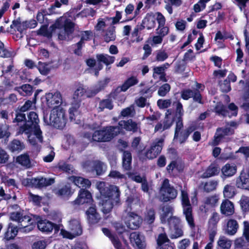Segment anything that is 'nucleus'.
<instances>
[{
  "mask_svg": "<svg viewBox=\"0 0 249 249\" xmlns=\"http://www.w3.org/2000/svg\"><path fill=\"white\" fill-rule=\"evenodd\" d=\"M27 120L17 130L18 135L25 134L27 136L29 142L32 145H38L43 141L42 132L38 124L39 119L35 112H30L27 115Z\"/></svg>",
  "mask_w": 249,
  "mask_h": 249,
  "instance_id": "1",
  "label": "nucleus"
},
{
  "mask_svg": "<svg viewBox=\"0 0 249 249\" xmlns=\"http://www.w3.org/2000/svg\"><path fill=\"white\" fill-rule=\"evenodd\" d=\"M97 188L101 194L107 198L103 200L102 211L105 214L110 213L114 205L121 203L120 191L115 185H108L105 182H100L97 184Z\"/></svg>",
  "mask_w": 249,
  "mask_h": 249,
  "instance_id": "2",
  "label": "nucleus"
},
{
  "mask_svg": "<svg viewBox=\"0 0 249 249\" xmlns=\"http://www.w3.org/2000/svg\"><path fill=\"white\" fill-rule=\"evenodd\" d=\"M118 135L119 128L109 125L95 130L93 133L84 132L82 136L84 138L87 139L90 142H110Z\"/></svg>",
  "mask_w": 249,
  "mask_h": 249,
  "instance_id": "3",
  "label": "nucleus"
},
{
  "mask_svg": "<svg viewBox=\"0 0 249 249\" xmlns=\"http://www.w3.org/2000/svg\"><path fill=\"white\" fill-rule=\"evenodd\" d=\"M44 123L58 129H63L66 125L67 118L65 110L60 106L55 107L51 110L48 116L44 115Z\"/></svg>",
  "mask_w": 249,
  "mask_h": 249,
  "instance_id": "4",
  "label": "nucleus"
},
{
  "mask_svg": "<svg viewBox=\"0 0 249 249\" xmlns=\"http://www.w3.org/2000/svg\"><path fill=\"white\" fill-rule=\"evenodd\" d=\"M27 214L23 210H20L10 213V219L12 221L18 222L21 227L20 231L29 232L32 231L37 222L35 216Z\"/></svg>",
  "mask_w": 249,
  "mask_h": 249,
  "instance_id": "5",
  "label": "nucleus"
},
{
  "mask_svg": "<svg viewBox=\"0 0 249 249\" xmlns=\"http://www.w3.org/2000/svg\"><path fill=\"white\" fill-rule=\"evenodd\" d=\"M159 194V199L160 201L167 202L176 198L178 191L170 184L169 179L165 178L161 184Z\"/></svg>",
  "mask_w": 249,
  "mask_h": 249,
  "instance_id": "6",
  "label": "nucleus"
},
{
  "mask_svg": "<svg viewBox=\"0 0 249 249\" xmlns=\"http://www.w3.org/2000/svg\"><path fill=\"white\" fill-rule=\"evenodd\" d=\"M238 124L237 122L231 121L227 123L225 127L217 128L214 136L213 145H217L226 136L233 135L234 133V130L237 128Z\"/></svg>",
  "mask_w": 249,
  "mask_h": 249,
  "instance_id": "7",
  "label": "nucleus"
},
{
  "mask_svg": "<svg viewBox=\"0 0 249 249\" xmlns=\"http://www.w3.org/2000/svg\"><path fill=\"white\" fill-rule=\"evenodd\" d=\"M196 88L193 89H187L182 90L180 92L181 97L185 100L192 98L194 102L203 105L204 101L201 92L204 90L205 86L202 84L196 82Z\"/></svg>",
  "mask_w": 249,
  "mask_h": 249,
  "instance_id": "8",
  "label": "nucleus"
},
{
  "mask_svg": "<svg viewBox=\"0 0 249 249\" xmlns=\"http://www.w3.org/2000/svg\"><path fill=\"white\" fill-rule=\"evenodd\" d=\"M122 219L128 228L133 230L138 229L142 222V217L136 213L131 211L129 207L124 210Z\"/></svg>",
  "mask_w": 249,
  "mask_h": 249,
  "instance_id": "9",
  "label": "nucleus"
},
{
  "mask_svg": "<svg viewBox=\"0 0 249 249\" xmlns=\"http://www.w3.org/2000/svg\"><path fill=\"white\" fill-rule=\"evenodd\" d=\"M181 201L183 208V213L188 225L191 229L195 228L196 225L192 213V207L188 197V193L184 190L181 191Z\"/></svg>",
  "mask_w": 249,
  "mask_h": 249,
  "instance_id": "10",
  "label": "nucleus"
},
{
  "mask_svg": "<svg viewBox=\"0 0 249 249\" xmlns=\"http://www.w3.org/2000/svg\"><path fill=\"white\" fill-rule=\"evenodd\" d=\"M69 231L61 230L60 234L64 237L71 239L82 233V227L79 218L71 219L69 221Z\"/></svg>",
  "mask_w": 249,
  "mask_h": 249,
  "instance_id": "11",
  "label": "nucleus"
},
{
  "mask_svg": "<svg viewBox=\"0 0 249 249\" xmlns=\"http://www.w3.org/2000/svg\"><path fill=\"white\" fill-rule=\"evenodd\" d=\"M164 139H157L151 144L150 148L145 152V156L148 159L156 158L161 152L164 144Z\"/></svg>",
  "mask_w": 249,
  "mask_h": 249,
  "instance_id": "12",
  "label": "nucleus"
},
{
  "mask_svg": "<svg viewBox=\"0 0 249 249\" xmlns=\"http://www.w3.org/2000/svg\"><path fill=\"white\" fill-rule=\"evenodd\" d=\"M83 166L87 171H95L99 176L103 174L107 169V165L100 160L86 161L83 163Z\"/></svg>",
  "mask_w": 249,
  "mask_h": 249,
  "instance_id": "13",
  "label": "nucleus"
},
{
  "mask_svg": "<svg viewBox=\"0 0 249 249\" xmlns=\"http://www.w3.org/2000/svg\"><path fill=\"white\" fill-rule=\"evenodd\" d=\"M114 126L119 128V134L123 129L135 133L140 129V124L131 119L126 121L121 120L119 122L118 125Z\"/></svg>",
  "mask_w": 249,
  "mask_h": 249,
  "instance_id": "14",
  "label": "nucleus"
},
{
  "mask_svg": "<svg viewBox=\"0 0 249 249\" xmlns=\"http://www.w3.org/2000/svg\"><path fill=\"white\" fill-rule=\"evenodd\" d=\"M93 199L91 194L88 191L83 189H81L78 193V196L76 199L73 202L74 204L81 205L85 203L93 205L92 202Z\"/></svg>",
  "mask_w": 249,
  "mask_h": 249,
  "instance_id": "15",
  "label": "nucleus"
},
{
  "mask_svg": "<svg viewBox=\"0 0 249 249\" xmlns=\"http://www.w3.org/2000/svg\"><path fill=\"white\" fill-rule=\"evenodd\" d=\"M87 220L90 225L97 224L101 219L99 213L97 212L95 205H92L86 212Z\"/></svg>",
  "mask_w": 249,
  "mask_h": 249,
  "instance_id": "16",
  "label": "nucleus"
},
{
  "mask_svg": "<svg viewBox=\"0 0 249 249\" xmlns=\"http://www.w3.org/2000/svg\"><path fill=\"white\" fill-rule=\"evenodd\" d=\"M47 104L50 107H53V106L57 107L62 101L61 94L59 92L56 91L54 93H48L46 94Z\"/></svg>",
  "mask_w": 249,
  "mask_h": 249,
  "instance_id": "17",
  "label": "nucleus"
},
{
  "mask_svg": "<svg viewBox=\"0 0 249 249\" xmlns=\"http://www.w3.org/2000/svg\"><path fill=\"white\" fill-rule=\"evenodd\" d=\"M37 227L43 232H50L54 229L55 232H57L60 229L59 225H54L53 223L46 220L37 221Z\"/></svg>",
  "mask_w": 249,
  "mask_h": 249,
  "instance_id": "18",
  "label": "nucleus"
},
{
  "mask_svg": "<svg viewBox=\"0 0 249 249\" xmlns=\"http://www.w3.org/2000/svg\"><path fill=\"white\" fill-rule=\"evenodd\" d=\"M238 188L249 190V170L247 173L242 171L236 182Z\"/></svg>",
  "mask_w": 249,
  "mask_h": 249,
  "instance_id": "19",
  "label": "nucleus"
},
{
  "mask_svg": "<svg viewBox=\"0 0 249 249\" xmlns=\"http://www.w3.org/2000/svg\"><path fill=\"white\" fill-rule=\"evenodd\" d=\"M131 243L136 246L139 249H143L145 247L144 237L138 232H133L129 236Z\"/></svg>",
  "mask_w": 249,
  "mask_h": 249,
  "instance_id": "20",
  "label": "nucleus"
},
{
  "mask_svg": "<svg viewBox=\"0 0 249 249\" xmlns=\"http://www.w3.org/2000/svg\"><path fill=\"white\" fill-rule=\"evenodd\" d=\"M223 178H229L234 175L237 172V166L234 163H226L221 169Z\"/></svg>",
  "mask_w": 249,
  "mask_h": 249,
  "instance_id": "21",
  "label": "nucleus"
},
{
  "mask_svg": "<svg viewBox=\"0 0 249 249\" xmlns=\"http://www.w3.org/2000/svg\"><path fill=\"white\" fill-rule=\"evenodd\" d=\"M69 179L79 188H89L91 186V182L88 179L81 177L72 176L69 178Z\"/></svg>",
  "mask_w": 249,
  "mask_h": 249,
  "instance_id": "22",
  "label": "nucleus"
},
{
  "mask_svg": "<svg viewBox=\"0 0 249 249\" xmlns=\"http://www.w3.org/2000/svg\"><path fill=\"white\" fill-rule=\"evenodd\" d=\"M173 120L169 118H165L162 121L158 122L155 126L154 132H162L169 129L173 124Z\"/></svg>",
  "mask_w": 249,
  "mask_h": 249,
  "instance_id": "23",
  "label": "nucleus"
},
{
  "mask_svg": "<svg viewBox=\"0 0 249 249\" xmlns=\"http://www.w3.org/2000/svg\"><path fill=\"white\" fill-rule=\"evenodd\" d=\"M16 162L25 169L30 168L32 166L31 159L27 153L17 156L16 159Z\"/></svg>",
  "mask_w": 249,
  "mask_h": 249,
  "instance_id": "24",
  "label": "nucleus"
},
{
  "mask_svg": "<svg viewBox=\"0 0 249 249\" xmlns=\"http://www.w3.org/2000/svg\"><path fill=\"white\" fill-rule=\"evenodd\" d=\"M220 171L218 166L215 163L211 164L201 176V178H209L217 175Z\"/></svg>",
  "mask_w": 249,
  "mask_h": 249,
  "instance_id": "25",
  "label": "nucleus"
},
{
  "mask_svg": "<svg viewBox=\"0 0 249 249\" xmlns=\"http://www.w3.org/2000/svg\"><path fill=\"white\" fill-rule=\"evenodd\" d=\"M33 185L36 188H41L45 187L54 183L53 178H35L33 179Z\"/></svg>",
  "mask_w": 249,
  "mask_h": 249,
  "instance_id": "26",
  "label": "nucleus"
},
{
  "mask_svg": "<svg viewBox=\"0 0 249 249\" xmlns=\"http://www.w3.org/2000/svg\"><path fill=\"white\" fill-rule=\"evenodd\" d=\"M105 86L104 81L100 82L97 85L93 87L86 89V95L87 97L94 96L97 93L102 90Z\"/></svg>",
  "mask_w": 249,
  "mask_h": 249,
  "instance_id": "27",
  "label": "nucleus"
},
{
  "mask_svg": "<svg viewBox=\"0 0 249 249\" xmlns=\"http://www.w3.org/2000/svg\"><path fill=\"white\" fill-rule=\"evenodd\" d=\"M191 127L183 130L181 132L178 133V135L176 137V134L174 135V140L178 142L180 144L184 143L187 140L189 136L193 131Z\"/></svg>",
  "mask_w": 249,
  "mask_h": 249,
  "instance_id": "28",
  "label": "nucleus"
},
{
  "mask_svg": "<svg viewBox=\"0 0 249 249\" xmlns=\"http://www.w3.org/2000/svg\"><path fill=\"white\" fill-rule=\"evenodd\" d=\"M220 210L222 213L230 215L234 212V206L230 200L226 199L224 200L220 206Z\"/></svg>",
  "mask_w": 249,
  "mask_h": 249,
  "instance_id": "29",
  "label": "nucleus"
},
{
  "mask_svg": "<svg viewBox=\"0 0 249 249\" xmlns=\"http://www.w3.org/2000/svg\"><path fill=\"white\" fill-rule=\"evenodd\" d=\"M25 148V145L23 142L14 139L11 141L8 146V149L12 152H19Z\"/></svg>",
  "mask_w": 249,
  "mask_h": 249,
  "instance_id": "30",
  "label": "nucleus"
},
{
  "mask_svg": "<svg viewBox=\"0 0 249 249\" xmlns=\"http://www.w3.org/2000/svg\"><path fill=\"white\" fill-rule=\"evenodd\" d=\"M103 37L104 41L108 43L115 40V27L110 26L106 30H105L103 34Z\"/></svg>",
  "mask_w": 249,
  "mask_h": 249,
  "instance_id": "31",
  "label": "nucleus"
},
{
  "mask_svg": "<svg viewBox=\"0 0 249 249\" xmlns=\"http://www.w3.org/2000/svg\"><path fill=\"white\" fill-rule=\"evenodd\" d=\"M238 228L239 225L237 221L231 219L227 222L226 232L230 235H234L236 233Z\"/></svg>",
  "mask_w": 249,
  "mask_h": 249,
  "instance_id": "32",
  "label": "nucleus"
},
{
  "mask_svg": "<svg viewBox=\"0 0 249 249\" xmlns=\"http://www.w3.org/2000/svg\"><path fill=\"white\" fill-rule=\"evenodd\" d=\"M18 230L17 227L14 226L12 223L9 224L7 231L4 233V239L7 241L14 239L17 235Z\"/></svg>",
  "mask_w": 249,
  "mask_h": 249,
  "instance_id": "33",
  "label": "nucleus"
},
{
  "mask_svg": "<svg viewBox=\"0 0 249 249\" xmlns=\"http://www.w3.org/2000/svg\"><path fill=\"white\" fill-rule=\"evenodd\" d=\"M132 156L130 152L124 151L123 155V167L124 170L128 171L131 167Z\"/></svg>",
  "mask_w": 249,
  "mask_h": 249,
  "instance_id": "34",
  "label": "nucleus"
},
{
  "mask_svg": "<svg viewBox=\"0 0 249 249\" xmlns=\"http://www.w3.org/2000/svg\"><path fill=\"white\" fill-rule=\"evenodd\" d=\"M141 25L144 27V28H146L148 30L151 29L156 25L155 18L152 15L147 14L143 19Z\"/></svg>",
  "mask_w": 249,
  "mask_h": 249,
  "instance_id": "35",
  "label": "nucleus"
},
{
  "mask_svg": "<svg viewBox=\"0 0 249 249\" xmlns=\"http://www.w3.org/2000/svg\"><path fill=\"white\" fill-rule=\"evenodd\" d=\"M139 82V80L136 76H131L127 78L124 83V84L120 87L121 90L122 91H126L129 88L137 84Z\"/></svg>",
  "mask_w": 249,
  "mask_h": 249,
  "instance_id": "36",
  "label": "nucleus"
},
{
  "mask_svg": "<svg viewBox=\"0 0 249 249\" xmlns=\"http://www.w3.org/2000/svg\"><path fill=\"white\" fill-rule=\"evenodd\" d=\"M96 58L99 62H103L106 65L112 64L115 61V57L110 56L107 54H98L96 55Z\"/></svg>",
  "mask_w": 249,
  "mask_h": 249,
  "instance_id": "37",
  "label": "nucleus"
},
{
  "mask_svg": "<svg viewBox=\"0 0 249 249\" xmlns=\"http://www.w3.org/2000/svg\"><path fill=\"white\" fill-rule=\"evenodd\" d=\"M217 185V181L212 180L207 182H202L201 184V186L205 192L209 193L215 190Z\"/></svg>",
  "mask_w": 249,
  "mask_h": 249,
  "instance_id": "38",
  "label": "nucleus"
},
{
  "mask_svg": "<svg viewBox=\"0 0 249 249\" xmlns=\"http://www.w3.org/2000/svg\"><path fill=\"white\" fill-rule=\"evenodd\" d=\"M15 90L23 96H29L33 92L32 87L29 84H24L20 87H16Z\"/></svg>",
  "mask_w": 249,
  "mask_h": 249,
  "instance_id": "39",
  "label": "nucleus"
},
{
  "mask_svg": "<svg viewBox=\"0 0 249 249\" xmlns=\"http://www.w3.org/2000/svg\"><path fill=\"white\" fill-rule=\"evenodd\" d=\"M171 64L165 63L160 66L155 67L153 68V77L155 79L157 75H161L165 72V71L170 67Z\"/></svg>",
  "mask_w": 249,
  "mask_h": 249,
  "instance_id": "40",
  "label": "nucleus"
},
{
  "mask_svg": "<svg viewBox=\"0 0 249 249\" xmlns=\"http://www.w3.org/2000/svg\"><path fill=\"white\" fill-rule=\"evenodd\" d=\"M219 198L218 195H214L206 197L204 200V203L206 205L211 207H214L217 205Z\"/></svg>",
  "mask_w": 249,
  "mask_h": 249,
  "instance_id": "41",
  "label": "nucleus"
},
{
  "mask_svg": "<svg viewBox=\"0 0 249 249\" xmlns=\"http://www.w3.org/2000/svg\"><path fill=\"white\" fill-rule=\"evenodd\" d=\"M124 12L128 20H132L137 16V15H135L134 6L132 4L127 5Z\"/></svg>",
  "mask_w": 249,
  "mask_h": 249,
  "instance_id": "42",
  "label": "nucleus"
},
{
  "mask_svg": "<svg viewBox=\"0 0 249 249\" xmlns=\"http://www.w3.org/2000/svg\"><path fill=\"white\" fill-rule=\"evenodd\" d=\"M223 194L225 197L232 198L235 194V187L231 184L226 185L223 190Z\"/></svg>",
  "mask_w": 249,
  "mask_h": 249,
  "instance_id": "43",
  "label": "nucleus"
},
{
  "mask_svg": "<svg viewBox=\"0 0 249 249\" xmlns=\"http://www.w3.org/2000/svg\"><path fill=\"white\" fill-rule=\"evenodd\" d=\"M217 244L222 249H229L231 245V241L223 236L219 237Z\"/></svg>",
  "mask_w": 249,
  "mask_h": 249,
  "instance_id": "44",
  "label": "nucleus"
},
{
  "mask_svg": "<svg viewBox=\"0 0 249 249\" xmlns=\"http://www.w3.org/2000/svg\"><path fill=\"white\" fill-rule=\"evenodd\" d=\"M55 193L59 196L64 197L68 196L71 193V186L69 184L66 185L57 190Z\"/></svg>",
  "mask_w": 249,
  "mask_h": 249,
  "instance_id": "45",
  "label": "nucleus"
},
{
  "mask_svg": "<svg viewBox=\"0 0 249 249\" xmlns=\"http://www.w3.org/2000/svg\"><path fill=\"white\" fill-rule=\"evenodd\" d=\"M11 28H16L17 30L21 34L27 28L26 22H21L18 20H14L10 26Z\"/></svg>",
  "mask_w": 249,
  "mask_h": 249,
  "instance_id": "46",
  "label": "nucleus"
},
{
  "mask_svg": "<svg viewBox=\"0 0 249 249\" xmlns=\"http://www.w3.org/2000/svg\"><path fill=\"white\" fill-rule=\"evenodd\" d=\"M113 105L111 100L107 99L102 100L99 104L98 109L99 111H102L105 108L111 110L113 108Z\"/></svg>",
  "mask_w": 249,
  "mask_h": 249,
  "instance_id": "47",
  "label": "nucleus"
},
{
  "mask_svg": "<svg viewBox=\"0 0 249 249\" xmlns=\"http://www.w3.org/2000/svg\"><path fill=\"white\" fill-rule=\"evenodd\" d=\"M173 105L175 108L176 116L178 118H182L184 114V110L181 103L179 101H176L173 102Z\"/></svg>",
  "mask_w": 249,
  "mask_h": 249,
  "instance_id": "48",
  "label": "nucleus"
},
{
  "mask_svg": "<svg viewBox=\"0 0 249 249\" xmlns=\"http://www.w3.org/2000/svg\"><path fill=\"white\" fill-rule=\"evenodd\" d=\"M173 211V208L169 205H166L162 207V213L161 215L160 219L162 223L165 222L166 217L170 214L172 213Z\"/></svg>",
  "mask_w": 249,
  "mask_h": 249,
  "instance_id": "49",
  "label": "nucleus"
},
{
  "mask_svg": "<svg viewBox=\"0 0 249 249\" xmlns=\"http://www.w3.org/2000/svg\"><path fill=\"white\" fill-rule=\"evenodd\" d=\"M215 112L219 115L226 116L228 115L229 111L227 107L222 104L218 103L214 108Z\"/></svg>",
  "mask_w": 249,
  "mask_h": 249,
  "instance_id": "50",
  "label": "nucleus"
},
{
  "mask_svg": "<svg viewBox=\"0 0 249 249\" xmlns=\"http://www.w3.org/2000/svg\"><path fill=\"white\" fill-rule=\"evenodd\" d=\"M86 89L85 88L84 85L82 84H79L74 92L73 98L75 99L79 100L80 98L82 97L83 95H86Z\"/></svg>",
  "mask_w": 249,
  "mask_h": 249,
  "instance_id": "51",
  "label": "nucleus"
},
{
  "mask_svg": "<svg viewBox=\"0 0 249 249\" xmlns=\"http://www.w3.org/2000/svg\"><path fill=\"white\" fill-rule=\"evenodd\" d=\"M240 205L242 211L244 212L249 211V197L242 196L239 201Z\"/></svg>",
  "mask_w": 249,
  "mask_h": 249,
  "instance_id": "52",
  "label": "nucleus"
},
{
  "mask_svg": "<svg viewBox=\"0 0 249 249\" xmlns=\"http://www.w3.org/2000/svg\"><path fill=\"white\" fill-rule=\"evenodd\" d=\"M135 113L134 107L130 106L127 107L124 109L121 112L120 115L119 116V118L121 117H132Z\"/></svg>",
  "mask_w": 249,
  "mask_h": 249,
  "instance_id": "53",
  "label": "nucleus"
},
{
  "mask_svg": "<svg viewBox=\"0 0 249 249\" xmlns=\"http://www.w3.org/2000/svg\"><path fill=\"white\" fill-rule=\"evenodd\" d=\"M219 215L218 213L214 212L209 220V229H216V226L219 221Z\"/></svg>",
  "mask_w": 249,
  "mask_h": 249,
  "instance_id": "54",
  "label": "nucleus"
},
{
  "mask_svg": "<svg viewBox=\"0 0 249 249\" xmlns=\"http://www.w3.org/2000/svg\"><path fill=\"white\" fill-rule=\"evenodd\" d=\"M155 219V212L153 209H150L147 210L145 213L144 220L148 224H152Z\"/></svg>",
  "mask_w": 249,
  "mask_h": 249,
  "instance_id": "55",
  "label": "nucleus"
},
{
  "mask_svg": "<svg viewBox=\"0 0 249 249\" xmlns=\"http://www.w3.org/2000/svg\"><path fill=\"white\" fill-rule=\"evenodd\" d=\"M168 57V54L165 50H159L156 52L155 60L163 62Z\"/></svg>",
  "mask_w": 249,
  "mask_h": 249,
  "instance_id": "56",
  "label": "nucleus"
},
{
  "mask_svg": "<svg viewBox=\"0 0 249 249\" xmlns=\"http://www.w3.org/2000/svg\"><path fill=\"white\" fill-rule=\"evenodd\" d=\"M170 89L171 86L169 84H164L159 88L158 94L160 96L164 97L170 91Z\"/></svg>",
  "mask_w": 249,
  "mask_h": 249,
  "instance_id": "57",
  "label": "nucleus"
},
{
  "mask_svg": "<svg viewBox=\"0 0 249 249\" xmlns=\"http://www.w3.org/2000/svg\"><path fill=\"white\" fill-rule=\"evenodd\" d=\"M74 23L71 21L70 19H67L65 21L64 25V29L71 35L74 31Z\"/></svg>",
  "mask_w": 249,
  "mask_h": 249,
  "instance_id": "58",
  "label": "nucleus"
},
{
  "mask_svg": "<svg viewBox=\"0 0 249 249\" xmlns=\"http://www.w3.org/2000/svg\"><path fill=\"white\" fill-rule=\"evenodd\" d=\"M26 116L23 112L20 111L18 109H17L16 111V117L14 119L13 122V123H19L22 122H25L26 123Z\"/></svg>",
  "mask_w": 249,
  "mask_h": 249,
  "instance_id": "59",
  "label": "nucleus"
},
{
  "mask_svg": "<svg viewBox=\"0 0 249 249\" xmlns=\"http://www.w3.org/2000/svg\"><path fill=\"white\" fill-rule=\"evenodd\" d=\"M37 69L40 73L44 75H47L50 71V69L48 67V65L41 62H38Z\"/></svg>",
  "mask_w": 249,
  "mask_h": 249,
  "instance_id": "60",
  "label": "nucleus"
},
{
  "mask_svg": "<svg viewBox=\"0 0 249 249\" xmlns=\"http://www.w3.org/2000/svg\"><path fill=\"white\" fill-rule=\"evenodd\" d=\"M140 199L138 197L134 195H130L128 196L125 201V205H126L124 209H127L128 208H130L131 211H132L131 205L134 203L138 202Z\"/></svg>",
  "mask_w": 249,
  "mask_h": 249,
  "instance_id": "61",
  "label": "nucleus"
},
{
  "mask_svg": "<svg viewBox=\"0 0 249 249\" xmlns=\"http://www.w3.org/2000/svg\"><path fill=\"white\" fill-rule=\"evenodd\" d=\"M172 104L171 99H159L157 101V106L160 109H165L169 107Z\"/></svg>",
  "mask_w": 249,
  "mask_h": 249,
  "instance_id": "62",
  "label": "nucleus"
},
{
  "mask_svg": "<svg viewBox=\"0 0 249 249\" xmlns=\"http://www.w3.org/2000/svg\"><path fill=\"white\" fill-rule=\"evenodd\" d=\"M171 229L172 230V233L171 234L170 237L172 239L177 238L182 236L183 234L181 226L171 228Z\"/></svg>",
  "mask_w": 249,
  "mask_h": 249,
  "instance_id": "63",
  "label": "nucleus"
},
{
  "mask_svg": "<svg viewBox=\"0 0 249 249\" xmlns=\"http://www.w3.org/2000/svg\"><path fill=\"white\" fill-rule=\"evenodd\" d=\"M84 45V44L80 41L77 43L73 44L71 46V48L73 53L78 56H81L82 54V49Z\"/></svg>",
  "mask_w": 249,
  "mask_h": 249,
  "instance_id": "64",
  "label": "nucleus"
}]
</instances>
